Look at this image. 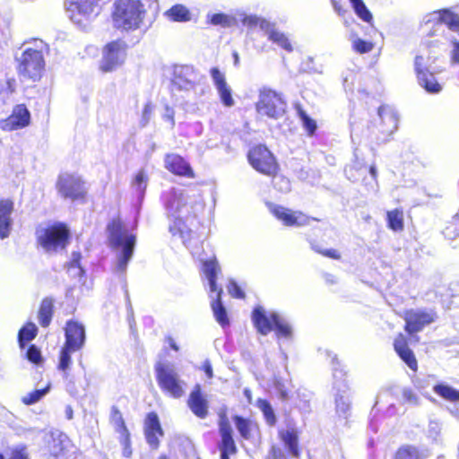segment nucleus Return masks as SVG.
<instances>
[{
	"mask_svg": "<svg viewBox=\"0 0 459 459\" xmlns=\"http://www.w3.org/2000/svg\"><path fill=\"white\" fill-rule=\"evenodd\" d=\"M167 215L174 220V227L184 238L185 222L203 210L204 204L199 196L189 195L181 190L171 188L162 195Z\"/></svg>",
	"mask_w": 459,
	"mask_h": 459,
	"instance_id": "nucleus-1",
	"label": "nucleus"
},
{
	"mask_svg": "<svg viewBox=\"0 0 459 459\" xmlns=\"http://www.w3.org/2000/svg\"><path fill=\"white\" fill-rule=\"evenodd\" d=\"M445 25L447 26V33L444 34L445 39L450 43V65H459V40L452 34L459 30V15L449 10H439L428 13L422 22V30L429 36L437 32H445Z\"/></svg>",
	"mask_w": 459,
	"mask_h": 459,
	"instance_id": "nucleus-2",
	"label": "nucleus"
},
{
	"mask_svg": "<svg viewBox=\"0 0 459 459\" xmlns=\"http://www.w3.org/2000/svg\"><path fill=\"white\" fill-rule=\"evenodd\" d=\"M109 246L116 254V271L125 273L136 244V235L120 219H114L108 224Z\"/></svg>",
	"mask_w": 459,
	"mask_h": 459,
	"instance_id": "nucleus-3",
	"label": "nucleus"
},
{
	"mask_svg": "<svg viewBox=\"0 0 459 459\" xmlns=\"http://www.w3.org/2000/svg\"><path fill=\"white\" fill-rule=\"evenodd\" d=\"M28 46L24 48L17 61L18 75L23 80L38 82L42 77L45 71V53H48V47L41 39H35L32 42H27Z\"/></svg>",
	"mask_w": 459,
	"mask_h": 459,
	"instance_id": "nucleus-4",
	"label": "nucleus"
},
{
	"mask_svg": "<svg viewBox=\"0 0 459 459\" xmlns=\"http://www.w3.org/2000/svg\"><path fill=\"white\" fill-rule=\"evenodd\" d=\"M113 7L112 22L116 29L133 31L143 24L146 14L143 0H116Z\"/></svg>",
	"mask_w": 459,
	"mask_h": 459,
	"instance_id": "nucleus-5",
	"label": "nucleus"
},
{
	"mask_svg": "<svg viewBox=\"0 0 459 459\" xmlns=\"http://www.w3.org/2000/svg\"><path fill=\"white\" fill-rule=\"evenodd\" d=\"M252 321L262 335H267L274 330L279 340H290L292 337V328L289 322L277 312H267L262 306H256L253 309Z\"/></svg>",
	"mask_w": 459,
	"mask_h": 459,
	"instance_id": "nucleus-6",
	"label": "nucleus"
},
{
	"mask_svg": "<svg viewBox=\"0 0 459 459\" xmlns=\"http://www.w3.org/2000/svg\"><path fill=\"white\" fill-rule=\"evenodd\" d=\"M332 366L335 412L339 419L345 420L346 424L348 419L351 415V399L350 387L345 378L346 371L342 367L336 355H333L332 358Z\"/></svg>",
	"mask_w": 459,
	"mask_h": 459,
	"instance_id": "nucleus-7",
	"label": "nucleus"
},
{
	"mask_svg": "<svg viewBox=\"0 0 459 459\" xmlns=\"http://www.w3.org/2000/svg\"><path fill=\"white\" fill-rule=\"evenodd\" d=\"M155 377L160 390L175 398L178 399L185 394L186 383L181 379L173 364L169 362H157L154 367Z\"/></svg>",
	"mask_w": 459,
	"mask_h": 459,
	"instance_id": "nucleus-8",
	"label": "nucleus"
},
{
	"mask_svg": "<svg viewBox=\"0 0 459 459\" xmlns=\"http://www.w3.org/2000/svg\"><path fill=\"white\" fill-rule=\"evenodd\" d=\"M219 265L216 260H208L203 264V271L208 281L211 293H216L215 298L212 297V309L216 321L224 327L229 325L230 321L225 307L221 301L222 290L218 289L216 284Z\"/></svg>",
	"mask_w": 459,
	"mask_h": 459,
	"instance_id": "nucleus-9",
	"label": "nucleus"
},
{
	"mask_svg": "<svg viewBox=\"0 0 459 459\" xmlns=\"http://www.w3.org/2000/svg\"><path fill=\"white\" fill-rule=\"evenodd\" d=\"M287 102L281 93L268 87L259 90L255 109L258 115L272 119H279L286 112Z\"/></svg>",
	"mask_w": 459,
	"mask_h": 459,
	"instance_id": "nucleus-10",
	"label": "nucleus"
},
{
	"mask_svg": "<svg viewBox=\"0 0 459 459\" xmlns=\"http://www.w3.org/2000/svg\"><path fill=\"white\" fill-rule=\"evenodd\" d=\"M37 238L40 246L48 252L64 249L68 244L69 230L63 223H56L47 228L38 229Z\"/></svg>",
	"mask_w": 459,
	"mask_h": 459,
	"instance_id": "nucleus-11",
	"label": "nucleus"
},
{
	"mask_svg": "<svg viewBox=\"0 0 459 459\" xmlns=\"http://www.w3.org/2000/svg\"><path fill=\"white\" fill-rule=\"evenodd\" d=\"M100 0H67L66 12L74 23L84 26L100 13Z\"/></svg>",
	"mask_w": 459,
	"mask_h": 459,
	"instance_id": "nucleus-12",
	"label": "nucleus"
},
{
	"mask_svg": "<svg viewBox=\"0 0 459 459\" xmlns=\"http://www.w3.org/2000/svg\"><path fill=\"white\" fill-rule=\"evenodd\" d=\"M247 160L254 169L266 176L277 173L278 163L269 149L262 144L254 146L247 153Z\"/></svg>",
	"mask_w": 459,
	"mask_h": 459,
	"instance_id": "nucleus-13",
	"label": "nucleus"
},
{
	"mask_svg": "<svg viewBox=\"0 0 459 459\" xmlns=\"http://www.w3.org/2000/svg\"><path fill=\"white\" fill-rule=\"evenodd\" d=\"M202 76L196 69L188 65H178L174 66L171 79L172 90L195 91L200 85Z\"/></svg>",
	"mask_w": 459,
	"mask_h": 459,
	"instance_id": "nucleus-14",
	"label": "nucleus"
},
{
	"mask_svg": "<svg viewBox=\"0 0 459 459\" xmlns=\"http://www.w3.org/2000/svg\"><path fill=\"white\" fill-rule=\"evenodd\" d=\"M414 70L420 85L431 94L439 93L442 85L437 81L435 74L438 72L436 67L425 63L424 55L419 54L414 58Z\"/></svg>",
	"mask_w": 459,
	"mask_h": 459,
	"instance_id": "nucleus-15",
	"label": "nucleus"
},
{
	"mask_svg": "<svg viewBox=\"0 0 459 459\" xmlns=\"http://www.w3.org/2000/svg\"><path fill=\"white\" fill-rule=\"evenodd\" d=\"M126 46L120 40L112 41L106 45L100 61V70L108 73L117 69L125 61Z\"/></svg>",
	"mask_w": 459,
	"mask_h": 459,
	"instance_id": "nucleus-16",
	"label": "nucleus"
},
{
	"mask_svg": "<svg viewBox=\"0 0 459 459\" xmlns=\"http://www.w3.org/2000/svg\"><path fill=\"white\" fill-rule=\"evenodd\" d=\"M56 188L63 198L72 201L82 198L86 194L84 183L81 178L68 173L59 176Z\"/></svg>",
	"mask_w": 459,
	"mask_h": 459,
	"instance_id": "nucleus-17",
	"label": "nucleus"
},
{
	"mask_svg": "<svg viewBox=\"0 0 459 459\" xmlns=\"http://www.w3.org/2000/svg\"><path fill=\"white\" fill-rule=\"evenodd\" d=\"M270 212L285 226L302 227L308 225L311 221H317L313 217H308L301 212H292L291 210L281 205L268 204Z\"/></svg>",
	"mask_w": 459,
	"mask_h": 459,
	"instance_id": "nucleus-18",
	"label": "nucleus"
},
{
	"mask_svg": "<svg viewBox=\"0 0 459 459\" xmlns=\"http://www.w3.org/2000/svg\"><path fill=\"white\" fill-rule=\"evenodd\" d=\"M436 318L437 316L432 310H408L404 316V320L406 323L405 330L409 333H418L421 331L424 326L433 323Z\"/></svg>",
	"mask_w": 459,
	"mask_h": 459,
	"instance_id": "nucleus-19",
	"label": "nucleus"
},
{
	"mask_svg": "<svg viewBox=\"0 0 459 459\" xmlns=\"http://www.w3.org/2000/svg\"><path fill=\"white\" fill-rule=\"evenodd\" d=\"M30 113L24 104H18L13 107L11 115L0 120V128L4 131H14L22 129L30 125Z\"/></svg>",
	"mask_w": 459,
	"mask_h": 459,
	"instance_id": "nucleus-20",
	"label": "nucleus"
},
{
	"mask_svg": "<svg viewBox=\"0 0 459 459\" xmlns=\"http://www.w3.org/2000/svg\"><path fill=\"white\" fill-rule=\"evenodd\" d=\"M143 432L149 446L157 450L160 446V437L164 436L159 416L156 412L147 413L143 422Z\"/></svg>",
	"mask_w": 459,
	"mask_h": 459,
	"instance_id": "nucleus-21",
	"label": "nucleus"
},
{
	"mask_svg": "<svg viewBox=\"0 0 459 459\" xmlns=\"http://www.w3.org/2000/svg\"><path fill=\"white\" fill-rule=\"evenodd\" d=\"M65 346L74 351H80L85 344L86 333L84 326L73 320L66 322L65 327Z\"/></svg>",
	"mask_w": 459,
	"mask_h": 459,
	"instance_id": "nucleus-22",
	"label": "nucleus"
},
{
	"mask_svg": "<svg viewBox=\"0 0 459 459\" xmlns=\"http://www.w3.org/2000/svg\"><path fill=\"white\" fill-rule=\"evenodd\" d=\"M261 30L267 37L268 40L278 48L291 53L294 50L293 45L288 34L280 30L276 25L271 22H263Z\"/></svg>",
	"mask_w": 459,
	"mask_h": 459,
	"instance_id": "nucleus-23",
	"label": "nucleus"
},
{
	"mask_svg": "<svg viewBox=\"0 0 459 459\" xmlns=\"http://www.w3.org/2000/svg\"><path fill=\"white\" fill-rule=\"evenodd\" d=\"M377 114L380 120L378 130L383 135L379 140L385 142L397 129L398 116L395 110L389 106L379 107Z\"/></svg>",
	"mask_w": 459,
	"mask_h": 459,
	"instance_id": "nucleus-24",
	"label": "nucleus"
},
{
	"mask_svg": "<svg viewBox=\"0 0 459 459\" xmlns=\"http://www.w3.org/2000/svg\"><path fill=\"white\" fill-rule=\"evenodd\" d=\"M186 403L189 410L197 418L205 419L208 416L209 403L199 384H196L190 392Z\"/></svg>",
	"mask_w": 459,
	"mask_h": 459,
	"instance_id": "nucleus-25",
	"label": "nucleus"
},
{
	"mask_svg": "<svg viewBox=\"0 0 459 459\" xmlns=\"http://www.w3.org/2000/svg\"><path fill=\"white\" fill-rule=\"evenodd\" d=\"M164 167L174 175L194 178L195 172L182 156L176 153H168L164 158Z\"/></svg>",
	"mask_w": 459,
	"mask_h": 459,
	"instance_id": "nucleus-26",
	"label": "nucleus"
},
{
	"mask_svg": "<svg viewBox=\"0 0 459 459\" xmlns=\"http://www.w3.org/2000/svg\"><path fill=\"white\" fill-rule=\"evenodd\" d=\"M219 430L221 437L220 444L221 457H225L235 455L237 453V446L232 437V428L226 416H221L219 422Z\"/></svg>",
	"mask_w": 459,
	"mask_h": 459,
	"instance_id": "nucleus-27",
	"label": "nucleus"
},
{
	"mask_svg": "<svg viewBox=\"0 0 459 459\" xmlns=\"http://www.w3.org/2000/svg\"><path fill=\"white\" fill-rule=\"evenodd\" d=\"M210 74L222 104L229 108L234 106L232 91L226 82L225 74L218 67L211 68Z\"/></svg>",
	"mask_w": 459,
	"mask_h": 459,
	"instance_id": "nucleus-28",
	"label": "nucleus"
},
{
	"mask_svg": "<svg viewBox=\"0 0 459 459\" xmlns=\"http://www.w3.org/2000/svg\"><path fill=\"white\" fill-rule=\"evenodd\" d=\"M13 211V203L9 199L0 201V238L4 239L9 237L13 221L11 214Z\"/></svg>",
	"mask_w": 459,
	"mask_h": 459,
	"instance_id": "nucleus-29",
	"label": "nucleus"
},
{
	"mask_svg": "<svg viewBox=\"0 0 459 459\" xmlns=\"http://www.w3.org/2000/svg\"><path fill=\"white\" fill-rule=\"evenodd\" d=\"M394 350L399 357L406 363V365L411 369L416 371L418 363L415 359L413 351L408 347L406 339L400 334L394 342Z\"/></svg>",
	"mask_w": 459,
	"mask_h": 459,
	"instance_id": "nucleus-30",
	"label": "nucleus"
},
{
	"mask_svg": "<svg viewBox=\"0 0 459 459\" xmlns=\"http://www.w3.org/2000/svg\"><path fill=\"white\" fill-rule=\"evenodd\" d=\"M429 452L427 448L414 445H403L395 452L393 459H428Z\"/></svg>",
	"mask_w": 459,
	"mask_h": 459,
	"instance_id": "nucleus-31",
	"label": "nucleus"
},
{
	"mask_svg": "<svg viewBox=\"0 0 459 459\" xmlns=\"http://www.w3.org/2000/svg\"><path fill=\"white\" fill-rule=\"evenodd\" d=\"M447 41H443L439 39L429 40L427 44L428 54L424 56L425 63L433 65L443 52L446 50Z\"/></svg>",
	"mask_w": 459,
	"mask_h": 459,
	"instance_id": "nucleus-32",
	"label": "nucleus"
},
{
	"mask_svg": "<svg viewBox=\"0 0 459 459\" xmlns=\"http://www.w3.org/2000/svg\"><path fill=\"white\" fill-rule=\"evenodd\" d=\"M279 435L285 446L287 447L289 453L292 456L298 457L299 451L298 446V435L295 429L281 430Z\"/></svg>",
	"mask_w": 459,
	"mask_h": 459,
	"instance_id": "nucleus-33",
	"label": "nucleus"
},
{
	"mask_svg": "<svg viewBox=\"0 0 459 459\" xmlns=\"http://www.w3.org/2000/svg\"><path fill=\"white\" fill-rule=\"evenodd\" d=\"M54 311V302L51 298H45L40 304L39 310V322L42 327L49 325Z\"/></svg>",
	"mask_w": 459,
	"mask_h": 459,
	"instance_id": "nucleus-34",
	"label": "nucleus"
},
{
	"mask_svg": "<svg viewBox=\"0 0 459 459\" xmlns=\"http://www.w3.org/2000/svg\"><path fill=\"white\" fill-rule=\"evenodd\" d=\"M68 438L64 434H59L57 437H53L52 444L49 446L51 455L58 459H64L67 453Z\"/></svg>",
	"mask_w": 459,
	"mask_h": 459,
	"instance_id": "nucleus-35",
	"label": "nucleus"
},
{
	"mask_svg": "<svg viewBox=\"0 0 459 459\" xmlns=\"http://www.w3.org/2000/svg\"><path fill=\"white\" fill-rule=\"evenodd\" d=\"M164 14L173 22H188L191 19L188 9L182 4L173 5Z\"/></svg>",
	"mask_w": 459,
	"mask_h": 459,
	"instance_id": "nucleus-36",
	"label": "nucleus"
},
{
	"mask_svg": "<svg viewBox=\"0 0 459 459\" xmlns=\"http://www.w3.org/2000/svg\"><path fill=\"white\" fill-rule=\"evenodd\" d=\"M112 420L115 424L116 431L121 436V442L126 445L129 442L130 434L126 426L122 414L117 409L113 410Z\"/></svg>",
	"mask_w": 459,
	"mask_h": 459,
	"instance_id": "nucleus-37",
	"label": "nucleus"
},
{
	"mask_svg": "<svg viewBox=\"0 0 459 459\" xmlns=\"http://www.w3.org/2000/svg\"><path fill=\"white\" fill-rule=\"evenodd\" d=\"M38 333V328L35 324L28 323L24 326H22L18 333V341L21 348H24V346L33 340Z\"/></svg>",
	"mask_w": 459,
	"mask_h": 459,
	"instance_id": "nucleus-38",
	"label": "nucleus"
},
{
	"mask_svg": "<svg viewBox=\"0 0 459 459\" xmlns=\"http://www.w3.org/2000/svg\"><path fill=\"white\" fill-rule=\"evenodd\" d=\"M147 181L148 178L143 169L137 172L134 180L132 181V187L134 188L140 201H142L144 196L147 187Z\"/></svg>",
	"mask_w": 459,
	"mask_h": 459,
	"instance_id": "nucleus-39",
	"label": "nucleus"
},
{
	"mask_svg": "<svg viewBox=\"0 0 459 459\" xmlns=\"http://www.w3.org/2000/svg\"><path fill=\"white\" fill-rule=\"evenodd\" d=\"M75 351H76L66 348L65 345L61 349L57 368L60 371L63 372V377L65 379L68 378L67 370L70 368L72 364L71 353Z\"/></svg>",
	"mask_w": 459,
	"mask_h": 459,
	"instance_id": "nucleus-40",
	"label": "nucleus"
},
{
	"mask_svg": "<svg viewBox=\"0 0 459 459\" xmlns=\"http://www.w3.org/2000/svg\"><path fill=\"white\" fill-rule=\"evenodd\" d=\"M387 224L394 231H400L403 229V212L402 210L394 209L387 212Z\"/></svg>",
	"mask_w": 459,
	"mask_h": 459,
	"instance_id": "nucleus-41",
	"label": "nucleus"
},
{
	"mask_svg": "<svg viewBox=\"0 0 459 459\" xmlns=\"http://www.w3.org/2000/svg\"><path fill=\"white\" fill-rule=\"evenodd\" d=\"M434 392L442 398L450 401H459V391L446 385L439 384L433 387Z\"/></svg>",
	"mask_w": 459,
	"mask_h": 459,
	"instance_id": "nucleus-42",
	"label": "nucleus"
},
{
	"mask_svg": "<svg viewBox=\"0 0 459 459\" xmlns=\"http://www.w3.org/2000/svg\"><path fill=\"white\" fill-rule=\"evenodd\" d=\"M256 406L263 412L266 423L273 426L276 423V416L271 403L265 399H258Z\"/></svg>",
	"mask_w": 459,
	"mask_h": 459,
	"instance_id": "nucleus-43",
	"label": "nucleus"
},
{
	"mask_svg": "<svg viewBox=\"0 0 459 459\" xmlns=\"http://www.w3.org/2000/svg\"><path fill=\"white\" fill-rule=\"evenodd\" d=\"M355 13L360 18L362 21L366 22H371L373 20V16L368 7L366 6L363 0H349Z\"/></svg>",
	"mask_w": 459,
	"mask_h": 459,
	"instance_id": "nucleus-44",
	"label": "nucleus"
},
{
	"mask_svg": "<svg viewBox=\"0 0 459 459\" xmlns=\"http://www.w3.org/2000/svg\"><path fill=\"white\" fill-rule=\"evenodd\" d=\"M208 17L211 24L220 25L223 28H230L236 23L235 18L221 13H213Z\"/></svg>",
	"mask_w": 459,
	"mask_h": 459,
	"instance_id": "nucleus-45",
	"label": "nucleus"
},
{
	"mask_svg": "<svg viewBox=\"0 0 459 459\" xmlns=\"http://www.w3.org/2000/svg\"><path fill=\"white\" fill-rule=\"evenodd\" d=\"M81 255L79 253H73V258L68 264L67 273L73 278L78 277L81 279L84 271L80 264Z\"/></svg>",
	"mask_w": 459,
	"mask_h": 459,
	"instance_id": "nucleus-46",
	"label": "nucleus"
},
{
	"mask_svg": "<svg viewBox=\"0 0 459 459\" xmlns=\"http://www.w3.org/2000/svg\"><path fill=\"white\" fill-rule=\"evenodd\" d=\"M298 115H299V119L302 122V126L305 128V130L307 131V134L309 136L313 135L316 133V129H317L316 122L314 119H312L300 108H298Z\"/></svg>",
	"mask_w": 459,
	"mask_h": 459,
	"instance_id": "nucleus-47",
	"label": "nucleus"
},
{
	"mask_svg": "<svg viewBox=\"0 0 459 459\" xmlns=\"http://www.w3.org/2000/svg\"><path fill=\"white\" fill-rule=\"evenodd\" d=\"M49 391V385L45 388L36 389L25 396L22 397V401L24 404L31 405L41 400Z\"/></svg>",
	"mask_w": 459,
	"mask_h": 459,
	"instance_id": "nucleus-48",
	"label": "nucleus"
},
{
	"mask_svg": "<svg viewBox=\"0 0 459 459\" xmlns=\"http://www.w3.org/2000/svg\"><path fill=\"white\" fill-rule=\"evenodd\" d=\"M233 420L240 436L245 439H248L250 437L249 421L238 415L234 416Z\"/></svg>",
	"mask_w": 459,
	"mask_h": 459,
	"instance_id": "nucleus-49",
	"label": "nucleus"
},
{
	"mask_svg": "<svg viewBox=\"0 0 459 459\" xmlns=\"http://www.w3.org/2000/svg\"><path fill=\"white\" fill-rule=\"evenodd\" d=\"M272 177L273 178V185L276 190L281 193H288L290 191V181L287 178L281 175L277 176L276 174Z\"/></svg>",
	"mask_w": 459,
	"mask_h": 459,
	"instance_id": "nucleus-50",
	"label": "nucleus"
},
{
	"mask_svg": "<svg viewBox=\"0 0 459 459\" xmlns=\"http://www.w3.org/2000/svg\"><path fill=\"white\" fill-rule=\"evenodd\" d=\"M374 48V45L370 41L355 38L352 39V49L359 54H366L370 52Z\"/></svg>",
	"mask_w": 459,
	"mask_h": 459,
	"instance_id": "nucleus-51",
	"label": "nucleus"
},
{
	"mask_svg": "<svg viewBox=\"0 0 459 459\" xmlns=\"http://www.w3.org/2000/svg\"><path fill=\"white\" fill-rule=\"evenodd\" d=\"M355 158L356 160H354L353 164L347 166L344 169L347 178L351 181H357L359 179L358 173L363 167L362 162L358 160L356 155Z\"/></svg>",
	"mask_w": 459,
	"mask_h": 459,
	"instance_id": "nucleus-52",
	"label": "nucleus"
},
{
	"mask_svg": "<svg viewBox=\"0 0 459 459\" xmlns=\"http://www.w3.org/2000/svg\"><path fill=\"white\" fill-rule=\"evenodd\" d=\"M311 248L318 253V254H321L323 255L324 256H326V257H330V258H333V259H340L341 255L340 254L338 253L337 250L335 249H333V248H330V249H324L320 247V245L318 244H316V243H311Z\"/></svg>",
	"mask_w": 459,
	"mask_h": 459,
	"instance_id": "nucleus-53",
	"label": "nucleus"
},
{
	"mask_svg": "<svg viewBox=\"0 0 459 459\" xmlns=\"http://www.w3.org/2000/svg\"><path fill=\"white\" fill-rule=\"evenodd\" d=\"M26 358L34 364H39L42 361L41 352L35 345H30L26 351Z\"/></svg>",
	"mask_w": 459,
	"mask_h": 459,
	"instance_id": "nucleus-54",
	"label": "nucleus"
},
{
	"mask_svg": "<svg viewBox=\"0 0 459 459\" xmlns=\"http://www.w3.org/2000/svg\"><path fill=\"white\" fill-rule=\"evenodd\" d=\"M263 22H268L267 20L265 19H263V18H259L257 16H255V15H245L242 19V23L243 25L247 26V27H259V29L261 30V24Z\"/></svg>",
	"mask_w": 459,
	"mask_h": 459,
	"instance_id": "nucleus-55",
	"label": "nucleus"
},
{
	"mask_svg": "<svg viewBox=\"0 0 459 459\" xmlns=\"http://www.w3.org/2000/svg\"><path fill=\"white\" fill-rule=\"evenodd\" d=\"M228 290L230 294L237 299H244L245 292L241 290V288L238 285V283L234 280H230L228 285Z\"/></svg>",
	"mask_w": 459,
	"mask_h": 459,
	"instance_id": "nucleus-56",
	"label": "nucleus"
},
{
	"mask_svg": "<svg viewBox=\"0 0 459 459\" xmlns=\"http://www.w3.org/2000/svg\"><path fill=\"white\" fill-rule=\"evenodd\" d=\"M441 431V425L436 420H430L429 423L428 434L430 438L437 440Z\"/></svg>",
	"mask_w": 459,
	"mask_h": 459,
	"instance_id": "nucleus-57",
	"label": "nucleus"
},
{
	"mask_svg": "<svg viewBox=\"0 0 459 459\" xmlns=\"http://www.w3.org/2000/svg\"><path fill=\"white\" fill-rule=\"evenodd\" d=\"M152 111H153L152 105L150 102L146 103L143 107V113H142V118L140 121V124L142 126H145L149 123L152 114Z\"/></svg>",
	"mask_w": 459,
	"mask_h": 459,
	"instance_id": "nucleus-58",
	"label": "nucleus"
},
{
	"mask_svg": "<svg viewBox=\"0 0 459 459\" xmlns=\"http://www.w3.org/2000/svg\"><path fill=\"white\" fill-rule=\"evenodd\" d=\"M403 397L405 402L411 404L416 405L419 403V396L411 388H403Z\"/></svg>",
	"mask_w": 459,
	"mask_h": 459,
	"instance_id": "nucleus-59",
	"label": "nucleus"
},
{
	"mask_svg": "<svg viewBox=\"0 0 459 459\" xmlns=\"http://www.w3.org/2000/svg\"><path fill=\"white\" fill-rule=\"evenodd\" d=\"M331 4L334 12L340 16L344 18L345 14L349 13L348 9L342 4L341 0H331Z\"/></svg>",
	"mask_w": 459,
	"mask_h": 459,
	"instance_id": "nucleus-60",
	"label": "nucleus"
},
{
	"mask_svg": "<svg viewBox=\"0 0 459 459\" xmlns=\"http://www.w3.org/2000/svg\"><path fill=\"white\" fill-rule=\"evenodd\" d=\"M203 369H204V373H205V375L207 376L208 378H212L213 377L212 367L211 362L208 359H206L204 362Z\"/></svg>",
	"mask_w": 459,
	"mask_h": 459,
	"instance_id": "nucleus-61",
	"label": "nucleus"
},
{
	"mask_svg": "<svg viewBox=\"0 0 459 459\" xmlns=\"http://www.w3.org/2000/svg\"><path fill=\"white\" fill-rule=\"evenodd\" d=\"M9 459H27V456L19 450H15L12 453Z\"/></svg>",
	"mask_w": 459,
	"mask_h": 459,
	"instance_id": "nucleus-62",
	"label": "nucleus"
},
{
	"mask_svg": "<svg viewBox=\"0 0 459 459\" xmlns=\"http://www.w3.org/2000/svg\"><path fill=\"white\" fill-rule=\"evenodd\" d=\"M299 410H301L304 412H307L310 411V405L309 402L307 400L300 401V403L299 404Z\"/></svg>",
	"mask_w": 459,
	"mask_h": 459,
	"instance_id": "nucleus-63",
	"label": "nucleus"
},
{
	"mask_svg": "<svg viewBox=\"0 0 459 459\" xmlns=\"http://www.w3.org/2000/svg\"><path fill=\"white\" fill-rule=\"evenodd\" d=\"M166 341L172 350H174L175 351H178L179 347L178 346L175 340L171 336H168L166 338Z\"/></svg>",
	"mask_w": 459,
	"mask_h": 459,
	"instance_id": "nucleus-64",
	"label": "nucleus"
}]
</instances>
